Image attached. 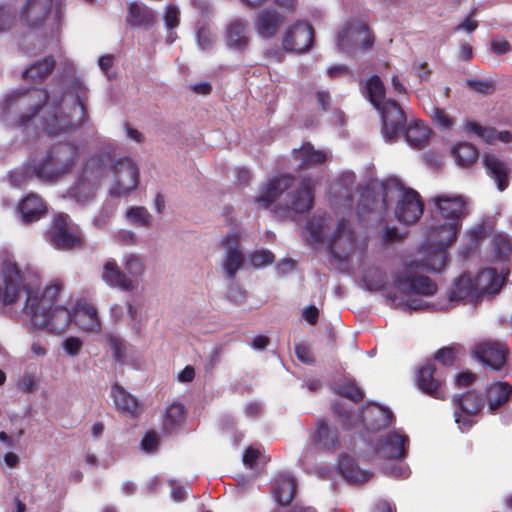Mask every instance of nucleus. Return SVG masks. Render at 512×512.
<instances>
[{
	"label": "nucleus",
	"instance_id": "obj_1",
	"mask_svg": "<svg viewBox=\"0 0 512 512\" xmlns=\"http://www.w3.org/2000/svg\"><path fill=\"white\" fill-rule=\"evenodd\" d=\"M46 105L43 129L49 135L67 134L78 130L86 117L85 104L79 95L73 97L54 94L50 99L45 89L17 90L2 104V118L10 124L23 125Z\"/></svg>",
	"mask_w": 512,
	"mask_h": 512
},
{
	"label": "nucleus",
	"instance_id": "obj_2",
	"mask_svg": "<svg viewBox=\"0 0 512 512\" xmlns=\"http://www.w3.org/2000/svg\"><path fill=\"white\" fill-rule=\"evenodd\" d=\"M431 251L425 250L423 255H415L404 263L393 274V288L396 293L386 295L390 305L401 310H419L423 305L416 300L404 299L405 296L412 294L432 296L437 291V285L431 278L423 276L420 273H435L441 271L445 266V255L438 252L433 260H429Z\"/></svg>",
	"mask_w": 512,
	"mask_h": 512
},
{
	"label": "nucleus",
	"instance_id": "obj_3",
	"mask_svg": "<svg viewBox=\"0 0 512 512\" xmlns=\"http://www.w3.org/2000/svg\"><path fill=\"white\" fill-rule=\"evenodd\" d=\"M61 291L58 283L48 285L39 294L28 290L23 312L30 317L31 324L38 329L60 335L73 321V314L64 306H54Z\"/></svg>",
	"mask_w": 512,
	"mask_h": 512
},
{
	"label": "nucleus",
	"instance_id": "obj_4",
	"mask_svg": "<svg viewBox=\"0 0 512 512\" xmlns=\"http://www.w3.org/2000/svg\"><path fill=\"white\" fill-rule=\"evenodd\" d=\"M80 157L81 148L78 145L58 143L33 165L32 173L41 181L57 182L72 172Z\"/></svg>",
	"mask_w": 512,
	"mask_h": 512
},
{
	"label": "nucleus",
	"instance_id": "obj_5",
	"mask_svg": "<svg viewBox=\"0 0 512 512\" xmlns=\"http://www.w3.org/2000/svg\"><path fill=\"white\" fill-rule=\"evenodd\" d=\"M396 197L395 216L402 223H414L423 214V204L419 194L406 188L397 178L388 179L383 185V205L387 208L391 199Z\"/></svg>",
	"mask_w": 512,
	"mask_h": 512
},
{
	"label": "nucleus",
	"instance_id": "obj_6",
	"mask_svg": "<svg viewBox=\"0 0 512 512\" xmlns=\"http://www.w3.org/2000/svg\"><path fill=\"white\" fill-rule=\"evenodd\" d=\"M105 175V164L102 156L86 160L74 184L69 188L68 195L79 204L91 202L101 187Z\"/></svg>",
	"mask_w": 512,
	"mask_h": 512
},
{
	"label": "nucleus",
	"instance_id": "obj_7",
	"mask_svg": "<svg viewBox=\"0 0 512 512\" xmlns=\"http://www.w3.org/2000/svg\"><path fill=\"white\" fill-rule=\"evenodd\" d=\"M315 181L303 178L296 189L288 192L274 207V214L280 219L293 218L307 213L313 205Z\"/></svg>",
	"mask_w": 512,
	"mask_h": 512
},
{
	"label": "nucleus",
	"instance_id": "obj_8",
	"mask_svg": "<svg viewBox=\"0 0 512 512\" xmlns=\"http://www.w3.org/2000/svg\"><path fill=\"white\" fill-rule=\"evenodd\" d=\"M64 7V0H26L20 12V19L29 27H39L53 12L55 22L60 25L64 18Z\"/></svg>",
	"mask_w": 512,
	"mask_h": 512
},
{
	"label": "nucleus",
	"instance_id": "obj_9",
	"mask_svg": "<svg viewBox=\"0 0 512 512\" xmlns=\"http://www.w3.org/2000/svg\"><path fill=\"white\" fill-rule=\"evenodd\" d=\"M374 43L368 26L360 21L347 22L337 34L336 46L347 54L370 49Z\"/></svg>",
	"mask_w": 512,
	"mask_h": 512
},
{
	"label": "nucleus",
	"instance_id": "obj_10",
	"mask_svg": "<svg viewBox=\"0 0 512 512\" xmlns=\"http://www.w3.org/2000/svg\"><path fill=\"white\" fill-rule=\"evenodd\" d=\"M48 238L53 246L62 250L80 247L83 240L78 225L65 213L55 215L48 231Z\"/></svg>",
	"mask_w": 512,
	"mask_h": 512
},
{
	"label": "nucleus",
	"instance_id": "obj_11",
	"mask_svg": "<svg viewBox=\"0 0 512 512\" xmlns=\"http://www.w3.org/2000/svg\"><path fill=\"white\" fill-rule=\"evenodd\" d=\"M113 182L109 194L126 197L134 191L139 182V169L130 158H120L112 167Z\"/></svg>",
	"mask_w": 512,
	"mask_h": 512
},
{
	"label": "nucleus",
	"instance_id": "obj_12",
	"mask_svg": "<svg viewBox=\"0 0 512 512\" xmlns=\"http://www.w3.org/2000/svg\"><path fill=\"white\" fill-rule=\"evenodd\" d=\"M1 278L3 288L0 286V300H2L5 306L14 304L22 290L26 295L28 290H32L24 282V273L19 269L17 264L11 260L3 261L1 266Z\"/></svg>",
	"mask_w": 512,
	"mask_h": 512
},
{
	"label": "nucleus",
	"instance_id": "obj_13",
	"mask_svg": "<svg viewBox=\"0 0 512 512\" xmlns=\"http://www.w3.org/2000/svg\"><path fill=\"white\" fill-rule=\"evenodd\" d=\"M313 41V27L302 21H296L284 31L282 47L287 52L304 53L312 47Z\"/></svg>",
	"mask_w": 512,
	"mask_h": 512
},
{
	"label": "nucleus",
	"instance_id": "obj_14",
	"mask_svg": "<svg viewBox=\"0 0 512 512\" xmlns=\"http://www.w3.org/2000/svg\"><path fill=\"white\" fill-rule=\"evenodd\" d=\"M460 223L458 222H447L442 225L433 227L430 229L428 234L429 244L422 247L417 255L422 256L425 250H430L431 254L428 259L431 261L438 252H443L445 255V261L447 260L446 248L456 240Z\"/></svg>",
	"mask_w": 512,
	"mask_h": 512
},
{
	"label": "nucleus",
	"instance_id": "obj_15",
	"mask_svg": "<svg viewBox=\"0 0 512 512\" xmlns=\"http://www.w3.org/2000/svg\"><path fill=\"white\" fill-rule=\"evenodd\" d=\"M382 117V133L387 141H394L406 124L404 111L394 100H387L377 109Z\"/></svg>",
	"mask_w": 512,
	"mask_h": 512
},
{
	"label": "nucleus",
	"instance_id": "obj_16",
	"mask_svg": "<svg viewBox=\"0 0 512 512\" xmlns=\"http://www.w3.org/2000/svg\"><path fill=\"white\" fill-rule=\"evenodd\" d=\"M331 254L338 260L347 259L355 249V237L346 220L339 221L335 231L327 239Z\"/></svg>",
	"mask_w": 512,
	"mask_h": 512
},
{
	"label": "nucleus",
	"instance_id": "obj_17",
	"mask_svg": "<svg viewBox=\"0 0 512 512\" xmlns=\"http://www.w3.org/2000/svg\"><path fill=\"white\" fill-rule=\"evenodd\" d=\"M475 357L495 371H499L506 363L508 349L504 343L485 340L477 343L474 347Z\"/></svg>",
	"mask_w": 512,
	"mask_h": 512
},
{
	"label": "nucleus",
	"instance_id": "obj_18",
	"mask_svg": "<svg viewBox=\"0 0 512 512\" xmlns=\"http://www.w3.org/2000/svg\"><path fill=\"white\" fill-rule=\"evenodd\" d=\"M222 246L225 249L223 255V270L227 278L233 281L237 272L242 268L245 262L244 254L239 248L240 241L238 235L235 233L228 234L224 238Z\"/></svg>",
	"mask_w": 512,
	"mask_h": 512
},
{
	"label": "nucleus",
	"instance_id": "obj_19",
	"mask_svg": "<svg viewBox=\"0 0 512 512\" xmlns=\"http://www.w3.org/2000/svg\"><path fill=\"white\" fill-rule=\"evenodd\" d=\"M285 20V16L276 9H262L254 19L255 32L262 38L272 39L278 34Z\"/></svg>",
	"mask_w": 512,
	"mask_h": 512
},
{
	"label": "nucleus",
	"instance_id": "obj_20",
	"mask_svg": "<svg viewBox=\"0 0 512 512\" xmlns=\"http://www.w3.org/2000/svg\"><path fill=\"white\" fill-rule=\"evenodd\" d=\"M293 182L294 177L290 174H282L272 178L261 188L255 202L262 208H269L283 192L292 186Z\"/></svg>",
	"mask_w": 512,
	"mask_h": 512
},
{
	"label": "nucleus",
	"instance_id": "obj_21",
	"mask_svg": "<svg viewBox=\"0 0 512 512\" xmlns=\"http://www.w3.org/2000/svg\"><path fill=\"white\" fill-rule=\"evenodd\" d=\"M433 202L441 216L449 222H458L465 216V200L459 195L440 194L433 197Z\"/></svg>",
	"mask_w": 512,
	"mask_h": 512
},
{
	"label": "nucleus",
	"instance_id": "obj_22",
	"mask_svg": "<svg viewBox=\"0 0 512 512\" xmlns=\"http://www.w3.org/2000/svg\"><path fill=\"white\" fill-rule=\"evenodd\" d=\"M126 25L132 28L151 29L156 23L154 10L147 5L135 1L127 3Z\"/></svg>",
	"mask_w": 512,
	"mask_h": 512
},
{
	"label": "nucleus",
	"instance_id": "obj_23",
	"mask_svg": "<svg viewBox=\"0 0 512 512\" xmlns=\"http://www.w3.org/2000/svg\"><path fill=\"white\" fill-rule=\"evenodd\" d=\"M102 280L112 288H119L124 292H131L136 288L134 280L123 272L114 260H108L103 265Z\"/></svg>",
	"mask_w": 512,
	"mask_h": 512
},
{
	"label": "nucleus",
	"instance_id": "obj_24",
	"mask_svg": "<svg viewBox=\"0 0 512 512\" xmlns=\"http://www.w3.org/2000/svg\"><path fill=\"white\" fill-rule=\"evenodd\" d=\"M293 158L297 161V169H307L324 163L327 153L323 150H316L314 146L305 142L298 149H293Z\"/></svg>",
	"mask_w": 512,
	"mask_h": 512
},
{
	"label": "nucleus",
	"instance_id": "obj_25",
	"mask_svg": "<svg viewBox=\"0 0 512 512\" xmlns=\"http://www.w3.org/2000/svg\"><path fill=\"white\" fill-rule=\"evenodd\" d=\"M487 174L494 179L499 191H504L509 184V167L496 155L485 154L483 157Z\"/></svg>",
	"mask_w": 512,
	"mask_h": 512
},
{
	"label": "nucleus",
	"instance_id": "obj_26",
	"mask_svg": "<svg viewBox=\"0 0 512 512\" xmlns=\"http://www.w3.org/2000/svg\"><path fill=\"white\" fill-rule=\"evenodd\" d=\"M474 289H476L477 295L480 298L483 295L497 294L503 283L501 278L495 269L488 268L482 270L475 279H473Z\"/></svg>",
	"mask_w": 512,
	"mask_h": 512
},
{
	"label": "nucleus",
	"instance_id": "obj_27",
	"mask_svg": "<svg viewBox=\"0 0 512 512\" xmlns=\"http://www.w3.org/2000/svg\"><path fill=\"white\" fill-rule=\"evenodd\" d=\"M392 418L393 414L390 410L377 405L367 406L361 415V421L373 430L387 428L391 424Z\"/></svg>",
	"mask_w": 512,
	"mask_h": 512
},
{
	"label": "nucleus",
	"instance_id": "obj_28",
	"mask_svg": "<svg viewBox=\"0 0 512 512\" xmlns=\"http://www.w3.org/2000/svg\"><path fill=\"white\" fill-rule=\"evenodd\" d=\"M248 23L244 20L236 19L232 21L226 30V42L229 48L236 51H243L249 44Z\"/></svg>",
	"mask_w": 512,
	"mask_h": 512
},
{
	"label": "nucleus",
	"instance_id": "obj_29",
	"mask_svg": "<svg viewBox=\"0 0 512 512\" xmlns=\"http://www.w3.org/2000/svg\"><path fill=\"white\" fill-rule=\"evenodd\" d=\"M435 367L433 364L428 363L423 366L417 374L416 381L420 390L424 393L431 395L435 398H442V384L441 381L434 377Z\"/></svg>",
	"mask_w": 512,
	"mask_h": 512
},
{
	"label": "nucleus",
	"instance_id": "obj_30",
	"mask_svg": "<svg viewBox=\"0 0 512 512\" xmlns=\"http://www.w3.org/2000/svg\"><path fill=\"white\" fill-rule=\"evenodd\" d=\"M408 441L405 435L397 432L388 433L382 438L378 453L386 458H401L405 456V444Z\"/></svg>",
	"mask_w": 512,
	"mask_h": 512
},
{
	"label": "nucleus",
	"instance_id": "obj_31",
	"mask_svg": "<svg viewBox=\"0 0 512 512\" xmlns=\"http://www.w3.org/2000/svg\"><path fill=\"white\" fill-rule=\"evenodd\" d=\"M313 442L322 450L334 451L339 447L338 430L330 427L325 421H318Z\"/></svg>",
	"mask_w": 512,
	"mask_h": 512
},
{
	"label": "nucleus",
	"instance_id": "obj_32",
	"mask_svg": "<svg viewBox=\"0 0 512 512\" xmlns=\"http://www.w3.org/2000/svg\"><path fill=\"white\" fill-rule=\"evenodd\" d=\"M22 219L26 223L40 219L46 213V206L42 199L35 195H28L19 205Z\"/></svg>",
	"mask_w": 512,
	"mask_h": 512
},
{
	"label": "nucleus",
	"instance_id": "obj_33",
	"mask_svg": "<svg viewBox=\"0 0 512 512\" xmlns=\"http://www.w3.org/2000/svg\"><path fill=\"white\" fill-rule=\"evenodd\" d=\"M338 469L347 481L352 484L362 483L370 478V474L359 468L355 460L348 455H341L338 462Z\"/></svg>",
	"mask_w": 512,
	"mask_h": 512
},
{
	"label": "nucleus",
	"instance_id": "obj_34",
	"mask_svg": "<svg viewBox=\"0 0 512 512\" xmlns=\"http://www.w3.org/2000/svg\"><path fill=\"white\" fill-rule=\"evenodd\" d=\"M296 481L290 474H281L276 478L274 495L279 504L289 505L295 495Z\"/></svg>",
	"mask_w": 512,
	"mask_h": 512
},
{
	"label": "nucleus",
	"instance_id": "obj_35",
	"mask_svg": "<svg viewBox=\"0 0 512 512\" xmlns=\"http://www.w3.org/2000/svg\"><path fill=\"white\" fill-rule=\"evenodd\" d=\"M451 301H460L469 299L471 302H476L479 297L476 289H474L473 279L464 274L452 286L450 294Z\"/></svg>",
	"mask_w": 512,
	"mask_h": 512
},
{
	"label": "nucleus",
	"instance_id": "obj_36",
	"mask_svg": "<svg viewBox=\"0 0 512 512\" xmlns=\"http://www.w3.org/2000/svg\"><path fill=\"white\" fill-rule=\"evenodd\" d=\"M512 395V386L506 382H497L487 388L488 406L495 411L506 403Z\"/></svg>",
	"mask_w": 512,
	"mask_h": 512
},
{
	"label": "nucleus",
	"instance_id": "obj_37",
	"mask_svg": "<svg viewBox=\"0 0 512 512\" xmlns=\"http://www.w3.org/2000/svg\"><path fill=\"white\" fill-rule=\"evenodd\" d=\"M76 325L85 331H94L100 327L98 312L91 305L80 307L73 315Z\"/></svg>",
	"mask_w": 512,
	"mask_h": 512
},
{
	"label": "nucleus",
	"instance_id": "obj_38",
	"mask_svg": "<svg viewBox=\"0 0 512 512\" xmlns=\"http://www.w3.org/2000/svg\"><path fill=\"white\" fill-rule=\"evenodd\" d=\"M186 410L182 403L174 402L166 408L163 429L167 433L175 431L185 420Z\"/></svg>",
	"mask_w": 512,
	"mask_h": 512
},
{
	"label": "nucleus",
	"instance_id": "obj_39",
	"mask_svg": "<svg viewBox=\"0 0 512 512\" xmlns=\"http://www.w3.org/2000/svg\"><path fill=\"white\" fill-rule=\"evenodd\" d=\"M54 67L55 60L53 57H45L27 67L22 73V78L25 80H43L50 75Z\"/></svg>",
	"mask_w": 512,
	"mask_h": 512
},
{
	"label": "nucleus",
	"instance_id": "obj_40",
	"mask_svg": "<svg viewBox=\"0 0 512 512\" xmlns=\"http://www.w3.org/2000/svg\"><path fill=\"white\" fill-rule=\"evenodd\" d=\"M452 154L456 163L461 167H468L472 165L477 161L479 156L477 148L467 142L455 145L452 149Z\"/></svg>",
	"mask_w": 512,
	"mask_h": 512
},
{
	"label": "nucleus",
	"instance_id": "obj_41",
	"mask_svg": "<svg viewBox=\"0 0 512 512\" xmlns=\"http://www.w3.org/2000/svg\"><path fill=\"white\" fill-rule=\"evenodd\" d=\"M365 95L369 101L373 104L376 109H380V106L385 102V88L381 79L374 75L369 78L364 85Z\"/></svg>",
	"mask_w": 512,
	"mask_h": 512
},
{
	"label": "nucleus",
	"instance_id": "obj_42",
	"mask_svg": "<svg viewBox=\"0 0 512 512\" xmlns=\"http://www.w3.org/2000/svg\"><path fill=\"white\" fill-rule=\"evenodd\" d=\"M454 402L468 416L477 414L484 404L482 397L474 391H469L462 396L455 397Z\"/></svg>",
	"mask_w": 512,
	"mask_h": 512
},
{
	"label": "nucleus",
	"instance_id": "obj_43",
	"mask_svg": "<svg viewBox=\"0 0 512 512\" xmlns=\"http://www.w3.org/2000/svg\"><path fill=\"white\" fill-rule=\"evenodd\" d=\"M406 141L413 147L423 148L429 139V128L422 122L410 124L405 131Z\"/></svg>",
	"mask_w": 512,
	"mask_h": 512
},
{
	"label": "nucleus",
	"instance_id": "obj_44",
	"mask_svg": "<svg viewBox=\"0 0 512 512\" xmlns=\"http://www.w3.org/2000/svg\"><path fill=\"white\" fill-rule=\"evenodd\" d=\"M112 397L115 406L127 413L134 414L138 409L137 400L119 385L112 386Z\"/></svg>",
	"mask_w": 512,
	"mask_h": 512
},
{
	"label": "nucleus",
	"instance_id": "obj_45",
	"mask_svg": "<svg viewBox=\"0 0 512 512\" xmlns=\"http://www.w3.org/2000/svg\"><path fill=\"white\" fill-rule=\"evenodd\" d=\"M124 268L126 275L132 280L141 278L146 270L143 257L135 253L124 257Z\"/></svg>",
	"mask_w": 512,
	"mask_h": 512
},
{
	"label": "nucleus",
	"instance_id": "obj_46",
	"mask_svg": "<svg viewBox=\"0 0 512 512\" xmlns=\"http://www.w3.org/2000/svg\"><path fill=\"white\" fill-rule=\"evenodd\" d=\"M128 221L137 227L148 228L152 223V216L143 206H132L126 212Z\"/></svg>",
	"mask_w": 512,
	"mask_h": 512
},
{
	"label": "nucleus",
	"instance_id": "obj_47",
	"mask_svg": "<svg viewBox=\"0 0 512 512\" xmlns=\"http://www.w3.org/2000/svg\"><path fill=\"white\" fill-rule=\"evenodd\" d=\"M364 283L368 290L379 291L385 287L387 277L381 269H370L364 276Z\"/></svg>",
	"mask_w": 512,
	"mask_h": 512
},
{
	"label": "nucleus",
	"instance_id": "obj_48",
	"mask_svg": "<svg viewBox=\"0 0 512 512\" xmlns=\"http://www.w3.org/2000/svg\"><path fill=\"white\" fill-rule=\"evenodd\" d=\"M465 128L467 131L475 133L483 141L489 144L496 143V129L493 127H483L476 122L469 121L466 123Z\"/></svg>",
	"mask_w": 512,
	"mask_h": 512
},
{
	"label": "nucleus",
	"instance_id": "obj_49",
	"mask_svg": "<svg viewBox=\"0 0 512 512\" xmlns=\"http://www.w3.org/2000/svg\"><path fill=\"white\" fill-rule=\"evenodd\" d=\"M325 226L326 222L323 217L312 218L307 222L306 229L311 242L317 243L324 240Z\"/></svg>",
	"mask_w": 512,
	"mask_h": 512
},
{
	"label": "nucleus",
	"instance_id": "obj_50",
	"mask_svg": "<svg viewBox=\"0 0 512 512\" xmlns=\"http://www.w3.org/2000/svg\"><path fill=\"white\" fill-rule=\"evenodd\" d=\"M466 85L470 90L483 96L491 95L496 90L495 82L492 80H483L479 78L467 79Z\"/></svg>",
	"mask_w": 512,
	"mask_h": 512
},
{
	"label": "nucleus",
	"instance_id": "obj_51",
	"mask_svg": "<svg viewBox=\"0 0 512 512\" xmlns=\"http://www.w3.org/2000/svg\"><path fill=\"white\" fill-rule=\"evenodd\" d=\"M496 256L501 260H507L512 255V240L504 235H497L493 239Z\"/></svg>",
	"mask_w": 512,
	"mask_h": 512
},
{
	"label": "nucleus",
	"instance_id": "obj_52",
	"mask_svg": "<svg viewBox=\"0 0 512 512\" xmlns=\"http://www.w3.org/2000/svg\"><path fill=\"white\" fill-rule=\"evenodd\" d=\"M431 118L433 123L441 129L449 130L453 127V119L444 109L432 107Z\"/></svg>",
	"mask_w": 512,
	"mask_h": 512
},
{
	"label": "nucleus",
	"instance_id": "obj_53",
	"mask_svg": "<svg viewBox=\"0 0 512 512\" xmlns=\"http://www.w3.org/2000/svg\"><path fill=\"white\" fill-rule=\"evenodd\" d=\"M338 393L346 398L351 399L354 402L360 401L364 397L362 390L357 387L354 383L347 382L338 387Z\"/></svg>",
	"mask_w": 512,
	"mask_h": 512
},
{
	"label": "nucleus",
	"instance_id": "obj_54",
	"mask_svg": "<svg viewBox=\"0 0 512 512\" xmlns=\"http://www.w3.org/2000/svg\"><path fill=\"white\" fill-rule=\"evenodd\" d=\"M274 255L269 250H259L249 255V261L252 266L259 268L269 265L273 262Z\"/></svg>",
	"mask_w": 512,
	"mask_h": 512
},
{
	"label": "nucleus",
	"instance_id": "obj_55",
	"mask_svg": "<svg viewBox=\"0 0 512 512\" xmlns=\"http://www.w3.org/2000/svg\"><path fill=\"white\" fill-rule=\"evenodd\" d=\"M15 21V14L10 7H0V33L11 28Z\"/></svg>",
	"mask_w": 512,
	"mask_h": 512
},
{
	"label": "nucleus",
	"instance_id": "obj_56",
	"mask_svg": "<svg viewBox=\"0 0 512 512\" xmlns=\"http://www.w3.org/2000/svg\"><path fill=\"white\" fill-rule=\"evenodd\" d=\"M62 346L69 356H77L83 347V342L78 337H68L63 341Z\"/></svg>",
	"mask_w": 512,
	"mask_h": 512
},
{
	"label": "nucleus",
	"instance_id": "obj_57",
	"mask_svg": "<svg viewBox=\"0 0 512 512\" xmlns=\"http://www.w3.org/2000/svg\"><path fill=\"white\" fill-rule=\"evenodd\" d=\"M179 15L180 11L176 6H167L164 14V21L167 29H173L179 25Z\"/></svg>",
	"mask_w": 512,
	"mask_h": 512
},
{
	"label": "nucleus",
	"instance_id": "obj_58",
	"mask_svg": "<svg viewBox=\"0 0 512 512\" xmlns=\"http://www.w3.org/2000/svg\"><path fill=\"white\" fill-rule=\"evenodd\" d=\"M457 351L456 347L441 348L435 354V359L444 365H450L454 362Z\"/></svg>",
	"mask_w": 512,
	"mask_h": 512
},
{
	"label": "nucleus",
	"instance_id": "obj_59",
	"mask_svg": "<svg viewBox=\"0 0 512 512\" xmlns=\"http://www.w3.org/2000/svg\"><path fill=\"white\" fill-rule=\"evenodd\" d=\"M197 41L200 48L206 50L213 44V37L210 30L206 28H199L197 31Z\"/></svg>",
	"mask_w": 512,
	"mask_h": 512
},
{
	"label": "nucleus",
	"instance_id": "obj_60",
	"mask_svg": "<svg viewBox=\"0 0 512 512\" xmlns=\"http://www.w3.org/2000/svg\"><path fill=\"white\" fill-rule=\"evenodd\" d=\"M142 448L147 452H152L158 445V435L155 432L147 433L141 442Z\"/></svg>",
	"mask_w": 512,
	"mask_h": 512
},
{
	"label": "nucleus",
	"instance_id": "obj_61",
	"mask_svg": "<svg viewBox=\"0 0 512 512\" xmlns=\"http://www.w3.org/2000/svg\"><path fill=\"white\" fill-rule=\"evenodd\" d=\"M491 47L493 52L499 55L505 54L512 50L510 43L503 38L494 39L491 43Z\"/></svg>",
	"mask_w": 512,
	"mask_h": 512
},
{
	"label": "nucleus",
	"instance_id": "obj_62",
	"mask_svg": "<svg viewBox=\"0 0 512 512\" xmlns=\"http://www.w3.org/2000/svg\"><path fill=\"white\" fill-rule=\"evenodd\" d=\"M412 71L421 81L427 80L431 74V70L426 62L414 63Z\"/></svg>",
	"mask_w": 512,
	"mask_h": 512
},
{
	"label": "nucleus",
	"instance_id": "obj_63",
	"mask_svg": "<svg viewBox=\"0 0 512 512\" xmlns=\"http://www.w3.org/2000/svg\"><path fill=\"white\" fill-rule=\"evenodd\" d=\"M259 456V451L253 448H248L243 455V463L249 468H254L256 460Z\"/></svg>",
	"mask_w": 512,
	"mask_h": 512
},
{
	"label": "nucleus",
	"instance_id": "obj_64",
	"mask_svg": "<svg viewBox=\"0 0 512 512\" xmlns=\"http://www.w3.org/2000/svg\"><path fill=\"white\" fill-rule=\"evenodd\" d=\"M474 380L475 374L471 372H463L457 375L455 382L458 387H466L472 384Z\"/></svg>",
	"mask_w": 512,
	"mask_h": 512
}]
</instances>
